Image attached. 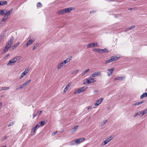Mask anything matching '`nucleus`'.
I'll use <instances>...</instances> for the list:
<instances>
[{"mask_svg": "<svg viewBox=\"0 0 147 147\" xmlns=\"http://www.w3.org/2000/svg\"><path fill=\"white\" fill-rule=\"evenodd\" d=\"M13 10V8H11L9 11L6 9L0 10V15H3L5 14L4 17L2 18L3 21H5L8 19L9 16L11 14Z\"/></svg>", "mask_w": 147, "mask_h": 147, "instance_id": "obj_1", "label": "nucleus"}, {"mask_svg": "<svg viewBox=\"0 0 147 147\" xmlns=\"http://www.w3.org/2000/svg\"><path fill=\"white\" fill-rule=\"evenodd\" d=\"M113 138V137L112 136L107 138V139L102 143L101 144V146H105L112 140Z\"/></svg>", "mask_w": 147, "mask_h": 147, "instance_id": "obj_2", "label": "nucleus"}, {"mask_svg": "<svg viewBox=\"0 0 147 147\" xmlns=\"http://www.w3.org/2000/svg\"><path fill=\"white\" fill-rule=\"evenodd\" d=\"M87 88L88 87H83L82 88H81L79 89H78V90L75 91L74 92V94H77L82 92L86 90Z\"/></svg>", "mask_w": 147, "mask_h": 147, "instance_id": "obj_3", "label": "nucleus"}, {"mask_svg": "<svg viewBox=\"0 0 147 147\" xmlns=\"http://www.w3.org/2000/svg\"><path fill=\"white\" fill-rule=\"evenodd\" d=\"M37 127H40V126L38 124L32 129L31 131V135L32 136H34L35 134L36 130Z\"/></svg>", "mask_w": 147, "mask_h": 147, "instance_id": "obj_4", "label": "nucleus"}, {"mask_svg": "<svg viewBox=\"0 0 147 147\" xmlns=\"http://www.w3.org/2000/svg\"><path fill=\"white\" fill-rule=\"evenodd\" d=\"M85 140L84 138H82L78 139L75 140V142L76 144H79L83 142Z\"/></svg>", "mask_w": 147, "mask_h": 147, "instance_id": "obj_5", "label": "nucleus"}, {"mask_svg": "<svg viewBox=\"0 0 147 147\" xmlns=\"http://www.w3.org/2000/svg\"><path fill=\"white\" fill-rule=\"evenodd\" d=\"M91 75L92 77H95L101 76V73L100 71L95 72L92 74Z\"/></svg>", "mask_w": 147, "mask_h": 147, "instance_id": "obj_6", "label": "nucleus"}, {"mask_svg": "<svg viewBox=\"0 0 147 147\" xmlns=\"http://www.w3.org/2000/svg\"><path fill=\"white\" fill-rule=\"evenodd\" d=\"M34 39L30 37L29 40L26 43V46H28L29 45H30L34 42Z\"/></svg>", "mask_w": 147, "mask_h": 147, "instance_id": "obj_7", "label": "nucleus"}, {"mask_svg": "<svg viewBox=\"0 0 147 147\" xmlns=\"http://www.w3.org/2000/svg\"><path fill=\"white\" fill-rule=\"evenodd\" d=\"M87 84H89L95 82L96 80L94 78H91L89 80L86 79V80Z\"/></svg>", "mask_w": 147, "mask_h": 147, "instance_id": "obj_8", "label": "nucleus"}, {"mask_svg": "<svg viewBox=\"0 0 147 147\" xmlns=\"http://www.w3.org/2000/svg\"><path fill=\"white\" fill-rule=\"evenodd\" d=\"M29 72V70L28 69H26L22 73L21 76H20L19 78L21 79L23 78L24 76L28 72Z\"/></svg>", "mask_w": 147, "mask_h": 147, "instance_id": "obj_9", "label": "nucleus"}, {"mask_svg": "<svg viewBox=\"0 0 147 147\" xmlns=\"http://www.w3.org/2000/svg\"><path fill=\"white\" fill-rule=\"evenodd\" d=\"M114 68L113 67L111 69H108L107 70V71L110 72L107 73V75L108 76H111L114 70Z\"/></svg>", "mask_w": 147, "mask_h": 147, "instance_id": "obj_10", "label": "nucleus"}, {"mask_svg": "<svg viewBox=\"0 0 147 147\" xmlns=\"http://www.w3.org/2000/svg\"><path fill=\"white\" fill-rule=\"evenodd\" d=\"M103 98H101L98 99V100H97L95 103V106H97L98 105H99L101 103L102 101L103 100Z\"/></svg>", "mask_w": 147, "mask_h": 147, "instance_id": "obj_11", "label": "nucleus"}, {"mask_svg": "<svg viewBox=\"0 0 147 147\" xmlns=\"http://www.w3.org/2000/svg\"><path fill=\"white\" fill-rule=\"evenodd\" d=\"M15 63L16 62L13 59H12L9 61L7 65V66H10L13 64Z\"/></svg>", "mask_w": 147, "mask_h": 147, "instance_id": "obj_12", "label": "nucleus"}, {"mask_svg": "<svg viewBox=\"0 0 147 147\" xmlns=\"http://www.w3.org/2000/svg\"><path fill=\"white\" fill-rule=\"evenodd\" d=\"M71 57H69L68 58H67L65 60L63 61L64 63L65 64L69 62L71 60Z\"/></svg>", "mask_w": 147, "mask_h": 147, "instance_id": "obj_13", "label": "nucleus"}, {"mask_svg": "<svg viewBox=\"0 0 147 147\" xmlns=\"http://www.w3.org/2000/svg\"><path fill=\"white\" fill-rule=\"evenodd\" d=\"M65 64L64 63L63 61L60 63L59 65H58L57 66V68L58 69H60L62 68L63 66L65 65Z\"/></svg>", "mask_w": 147, "mask_h": 147, "instance_id": "obj_14", "label": "nucleus"}, {"mask_svg": "<svg viewBox=\"0 0 147 147\" xmlns=\"http://www.w3.org/2000/svg\"><path fill=\"white\" fill-rule=\"evenodd\" d=\"M125 78V76H123L122 77H118L115 78L114 79L115 80H123Z\"/></svg>", "mask_w": 147, "mask_h": 147, "instance_id": "obj_15", "label": "nucleus"}, {"mask_svg": "<svg viewBox=\"0 0 147 147\" xmlns=\"http://www.w3.org/2000/svg\"><path fill=\"white\" fill-rule=\"evenodd\" d=\"M65 13V9H63L57 12V13L59 15H62Z\"/></svg>", "mask_w": 147, "mask_h": 147, "instance_id": "obj_16", "label": "nucleus"}, {"mask_svg": "<svg viewBox=\"0 0 147 147\" xmlns=\"http://www.w3.org/2000/svg\"><path fill=\"white\" fill-rule=\"evenodd\" d=\"M68 144L70 146H72L76 145V143L75 142V140H72L71 142H69L68 143Z\"/></svg>", "mask_w": 147, "mask_h": 147, "instance_id": "obj_17", "label": "nucleus"}, {"mask_svg": "<svg viewBox=\"0 0 147 147\" xmlns=\"http://www.w3.org/2000/svg\"><path fill=\"white\" fill-rule=\"evenodd\" d=\"M7 4V2L6 1H0V5H4Z\"/></svg>", "mask_w": 147, "mask_h": 147, "instance_id": "obj_18", "label": "nucleus"}, {"mask_svg": "<svg viewBox=\"0 0 147 147\" xmlns=\"http://www.w3.org/2000/svg\"><path fill=\"white\" fill-rule=\"evenodd\" d=\"M9 88V87H0V90L1 91H2L3 90H7Z\"/></svg>", "mask_w": 147, "mask_h": 147, "instance_id": "obj_19", "label": "nucleus"}, {"mask_svg": "<svg viewBox=\"0 0 147 147\" xmlns=\"http://www.w3.org/2000/svg\"><path fill=\"white\" fill-rule=\"evenodd\" d=\"M46 123L45 121H40L38 125H39L40 126H43Z\"/></svg>", "mask_w": 147, "mask_h": 147, "instance_id": "obj_20", "label": "nucleus"}, {"mask_svg": "<svg viewBox=\"0 0 147 147\" xmlns=\"http://www.w3.org/2000/svg\"><path fill=\"white\" fill-rule=\"evenodd\" d=\"M72 7H69L65 9V13L70 12L71 10H72Z\"/></svg>", "mask_w": 147, "mask_h": 147, "instance_id": "obj_21", "label": "nucleus"}, {"mask_svg": "<svg viewBox=\"0 0 147 147\" xmlns=\"http://www.w3.org/2000/svg\"><path fill=\"white\" fill-rule=\"evenodd\" d=\"M21 59V57L20 56L16 57L14 58H13V59L14 60L15 62H16L17 61H19Z\"/></svg>", "mask_w": 147, "mask_h": 147, "instance_id": "obj_22", "label": "nucleus"}, {"mask_svg": "<svg viewBox=\"0 0 147 147\" xmlns=\"http://www.w3.org/2000/svg\"><path fill=\"white\" fill-rule=\"evenodd\" d=\"M93 51L95 52L101 53V49L95 48L93 49Z\"/></svg>", "mask_w": 147, "mask_h": 147, "instance_id": "obj_23", "label": "nucleus"}, {"mask_svg": "<svg viewBox=\"0 0 147 147\" xmlns=\"http://www.w3.org/2000/svg\"><path fill=\"white\" fill-rule=\"evenodd\" d=\"M111 58L113 60V61L117 60L119 58V57L115 56H113L111 57Z\"/></svg>", "mask_w": 147, "mask_h": 147, "instance_id": "obj_24", "label": "nucleus"}, {"mask_svg": "<svg viewBox=\"0 0 147 147\" xmlns=\"http://www.w3.org/2000/svg\"><path fill=\"white\" fill-rule=\"evenodd\" d=\"M90 70V69H87L84 70L83 71V73H82L81 74V75L82 76H84Z\"/></svg>", "mask_w": 147, "mask_h": 147, "instance_id": "obj_25", "label": "nucleus"}, {"mask_svg": "<svg viewBox=\"0 0 147 147\" xmlns=\"http://www.w3.org/2000/svg\"><path fill=\"white\" fill-rule=\"evenodd\" d=\"M147 96V92L144 93L140 96V98L142 99L144 97H145Z\"/></svg>", "mask_w": 147, "mask_h": 147, "instance_id": "obj_26", "label": "nucleus"}, {"mask_svg": "<svg viewBox=\"0 0 147 147\" xmlns=\"http://www.w3.org/2000/svg\"><path fill=\"white\" fill-rule=\"evenodd\" d=\"M107 120H103L102 122H101L100 123V125L102 126H103L105 123H107Z\"/></svg>", "mask_w": 147, "mask_h": 147, "instance_id": "obj_27", "label": "nucleus"}, {"mask_svg": "<svg viewBox=\"0 0 147 147\" xmlns=\"http://www.w3.org/2000/svg\"><path fill=\"white\" fill-rule=\"evenodd\" d=\"M108 52V51L106 49H101V53H107Z\"/></svg>", "mask_w": 147, "mask_h": 147, "instance_id": "obj_28", "label": "nucleus"}, {"mask_svg": "<svg viewBox=\"0 0 147 147\" xmlns=\"http://www.w3.org/2000/svg\"><path fill=\"white\" fill-rule=\"evenodd\" d=\"M113 61V60H112L111 58V57L110 59H109L106 61L105 62V64H107L110 63L111 62Z\"/></svg>", "mask_w": 147, "mask_h": 147, "instance_id": "obj_29", "label": "nucleus"}, {"mask_svg": "<svg viewBox=\"0 0 147 147\" xmlns=\"http://www.w3.org/2000/svg\"><path fill=\"white\" fill-rule=\"evenodd\" d=\"M39 44L38 43H37L35 44L33 47L32 50H34L37 48V47L39 46Z\"/></svg>", "mask_w": 147, "mask_h": 147, "instance_id": "obj_30", "label": "nucleus"}, {"mask_svg": "<svg viewBox=\"0 0 147 147\" xmlns=\"http://www.w3.org/2000/svg\"><path fill=\"white\" fill-rule=\"evenodd\" d=\"M78 125H76L73 128V130L72 131V132H73L74 131H75L78 128Z\"/></svg>", "mask_w": 147, "mask_h": 147, "instance_id": "obj_31", "label": "nucleus"}, {"mask_svg": "<svg viewBox=\"0 0 147 147\" xmlns=\"http://www.w3.org/2000/svg\"><path fill=\"white\" fill-rule=\"evenodd\" d=\"M42 112V111H38L36 113V115L38 116V117H39Z\"/></svg>", "mask_w": 147, "mask_h": 147, "instance_id": "obj_32", "label": "nucleus"}, {"mask_svg": "<svg viewBox=\"0 0 147 147\" xmlns=\"http://www.w3.org/2000/svg\"><path fill=\"white\" fill-rule=\"evenodd\" d=\"M71 84L72 83L71 82H70L65 87L66 88H67L68 89L69 88L70 86L71 85Z\"/></svg>", "mask_w": 147, "mask_h": 147, "instance_id": "obj_33", "label": "nucleus"}, {"mask_svg": "<svg viewBox=\"0 0 147 147\" xmlns=\"http://www.w3.org/2000/svg\"><path fill=\"white\" fill-rule=\"evenodd\" d=\"M135 27V26H134V25L128 28H127L126 29V30L127 31V30H131L133 28H134Z\"/></svg>", "mask_w": 147, "mask_h": 147, "instance_id": "obj_34", "label": "nucleus"}, {"mask_svg": "<svg viewBox=\"0 0 147 147\" xmlns=\"http://www.w3.org/2000/svg\"><path fill=\"white\" fill-rule=\"evenodd\" d=\"M79 71L78 70H76L74 71L73 72H72L71 74H77L78 72Z\"/></svg>", "mask_w": 147, "mask_h": 147, "instance_id": "obj_35", "label": "nucleus"}, {"mask_svg": "<svg viewBox=\"0 0 147 147\" xmlns=\"http://www.w3.org/2000/svg\"><path fill=\"white\" fill-rule=\"evenodd\" d=\"M141 113V111H138V112H137L134 115V117H135L137 115H140Z\"/></svg>", "mask_w": 147, "mask_h": 147, "instance_id": "obj_36", "label": "nucleus"}, {"mask_svg": "<svg viewBox=\"0 0 147 147\" xmlns=\"http://www.w3.org/2000/svg\"><path fill=\"white\" fill-rule=\"evenodd\" d=\"M31 80H28V81L26 82L24 84H25V85L26 86L28 85L29 83H30L31 81Z\"/></svg>", "mask_w": 147, "mask_h": 147, "instance_id": "obj_37", "label": "nucleus"}, {"mask_svg": "<svg viewBox=\"0 0 147 147\" xmlns=\"http://www.w3.org/2000/svg\"><path fill=\"white\" fill-rule=\"evenodd\" d=\"M97 43L94 44V43H92L91 44L92 48L97 47Z\"/></svg>", "mask_w": 147, "mask_h": 147, "instance_id": "obj_38", "label": "nucleus"}, {"mask_svg": "<svg viewBox=\"0 0 147 147\" xmlns=\"http://www.w3.org/2000/svg\"><path fill=\"white\" fill-rule=\"evenodd\" d=\"M9 47H7V46H5V47L4 49V51L6 52L8 50Z\"/></svg>", "mask_w": 147, "mask_h": 147, "instance_id": "obj_39", "label": "nucleus"}, {"mask_svg": "<svg viewBox=\"0 0 147 147\" xmlns=\"http://www.w3.org/2000/svg\"><path fill=\"white\" fill-rule=\"evenodd\" d=\"M11 43L8 41L7 43L6 46H7V47H9L11 46Z\"/></svg>", "mask_w": 147, "mask_h": 147, "instance_id": "obj_40", "label": "nucleus"}, {"mask_svg": "<svg viewBox=\"0 0 147 147\" xmlns=\"http://www.w3.org/2000/svg\"><path fill=\"white\" fill-rule=\"evenodd\" d=\"M20 43V42H19L16 44H15L13 45V47L14 48H16L19 45Z\"/></svg>", "mask_w": 147, "mask_h": 147, "instance_id": "obj_41", "label": "nucleus"}, {"mask_svg": "<svg viewBox=\"0 0 147 147\" xmlns=\"http://www.w3.org/2000/svg\"><path fill=\"white\" fill-rule=\"evenodd\" d=\"M37 6L40 7H41L42 5L40 2H38L37 4Z\"/></svg>", "mask_w": 147, "mask_h": 147, "instance_id": "obj_42", "label": "nucleus"}, {"mask_svg": "<svg viewBox=\"0 0 147 147\" xmlns=\"http://www.w3.org/2000/svg\"><path fill=\"white\" fill-rule=\"evenodd\" d=\"M13 39L14 38L13 37H11V38L9 40V41L11 43H12L13 40Z\"/></svg>", "mask_w": 147, "mask_h": 147, "instance_id": "obj_43", "label": "nucleus"}, {"mask_svg": "<svg viewBox=\"0 0 147 147\" xmlns=\"http://www.w3.org/2000/svg\"><path fill=\"white\" fill-rule=\"evenodd\" d=\"M14 124V123L13 122H11L10 123L7 125L8 127H9L10 126Z\"/></svg>", "mask_w": 147, "mask_h": 147, "instance_id": "obj_44", "label": "nucleus"}, {"mask_svg": "<svg viewBox=\"0 0 147 147\" xmlns=\"http://www.w3.org/2000/svg\"><path fill=\"white\" fill-rule=\"evenodd\" d=\"M26 85L24 84H22L21 86L19 87L20 89H22Z\"/></svg>", "mask_w": 147, "mask_h": 147, "instance_id": "obj_45", "label": "nucleus"}, {"mask_svg": "<svg viewBox=\"0 0 147 147\" xmlns=\"http://www.w3.org/2000/svg\"><path fill=\"white\" fill-rule=\"evenodd\" d=\"M144 102V101H140L139 102H137V105H140L142 103H143Z\"/></svg>", "mask_w": 147, "mask_h": 147, "instance_id": "obj_46", "label": "nucleus"}, {"mask_svg": "<svg viewBox=\"0 0 147 147\" xmlns=\"http://www.w3.org/2000/svg\"><path fill=\"white\" fill-rule=\"evenodd\" d=\"M136 9V7L129 8L128 9L129 10H130L131 11H133L134 10Z\"/></svg>", "mask_w": 147, "mask_h": 147, "instance_id": "obj_47", "label": "nucleus"}, {"mask_svg": "<svg viewBox=\"0 0 147 147\" xmlns=\"http://www.w3.org/2000/svg\"><path fill=\"white\" fill-rule=\"evenodd\" d=\"M87 47L88 48H89V47H91L92 48V46H91V44L90 43L88 45H87Z\"/></svg>", "mask_w": 147, "mask_h": 147, "instance_id": "obj_48", "label": "nucleus"}, {"mask_svg": "<svg viewBox=\"0 0 147 147\" xmlns=\"http://www.w3.org/2000/svg\"><path fill=\"white\" fill-rule=\"evenodd\" d=\"M57 132V131L54 132L53 133L52 135L53 136H55Z\"/></svg>", "mask_w": 147, "mask_h": 147, "instance_id": "obj_49", "label": "nucleus"}, {"mask_svg": "<svg viewBox=\"0 0 147 147\" xmlns=\"http://www.w3.org/2000/svg\"><path fill=\"white\" fill-rule=\"evenodd\" d=\"M2 103L1 102H0V109L2 108Z\"/></svg>", "mask_w": 147, "mask_h": 147, "instance_id": "obj_50", "label": "nucleus"}, {"mask_svg": "<svg viewBox=\"0 0 147 147\" xmlns=\"http://www.w3.org/2000/svg\"><path fill=\"white\" fill-rule=\"evenodd\" d=\"M143 111L144 112V113L145 114L147 113V109Z\"/></svg>", "mask_w": 147, "mask_h": 147, "instance_id": "obj_51", "label": "nucleus"}, {"mask_svg": "<svg viewBox=\"0 0 147 147\" xmlns=\"http://www.w3.org/2000/svg\"><path fill=\"white\" fill-rule=\"evenodd\" d=\"M68 90V89L67 88H66L65 87V89H64V92H65L66 91H67V90Z\"/></svg>", "mask_w": 147, "mask_h": 147, "instance_id": "obj_52", "label": "nucleus"}, {"mask_svg": "<svg viewBox=\"0 0 147 147\" xmlns=\"http://www.w3.org/2000/svg\"><path fill=\"white\" fill-rule=\"evenodd\" d=\"M141 111V113H142V115L141 116H143L144 114H145V113H144V112L143 111Z\"/></svg>", "mask_w": 147, "mask_h": 147, "instance_id": "obj_53", "label": "nucleus"}, {"mask_svg": "<svg viewBox=\"0 0 147 147\" xmlns=\"http://www.w3.org/2000/svg\"><path fill=\"white\" fill-rule=\"evenodd\" d=\"M133 105L134 106L137 105V102H136V103H135L134 104H133Z\"/></svg>", "mask_w": 147, "mask_h": 147, "instance_id": "obj_54", "label": "nucleus"}, {"mask_svg": "<svg viewBox=\"0 0 147 147\" xmlns=\"http://www.w3.org/2000/svg\"><path fill=\"white\" fill-rule=\"evenodd\" d=\"M33 118H34L36 116V114H34V113L33 114Z\"/></svg>", "mask_w": 147, "mask_h": 147, "instance_id": "obj_55", "label": "nucleus"}, {"mask_svg": "<svg viewBox=\"0 0 147 147\" xmlns=\"http://www.w3.org/2000/svg\"><path fill=\"white\" fill-rule=\"evenodd\" d=\"M91 108H92L91 107V106H89V107H88V109H88V110L90 109H91Z\"/></svg>", "mask_w": 147, "mask_h": 147, "instance_id": "obj_56", "label": "nucleus"}, {"mask_svg": "<svg viewBox=\"0 0 147 147\" xmlns=\"http://www.w3.org/2000/svg\"><path fill=\"white\" fill-rule=\"evenodd\" d=\"M98 90H94V92H98Z\"/></svg>", "mask_w": 147, "mask_h": 147, "instance_id": "obj_57", "label": "nucleus"}, {"mask_svg": "<svg viewBox=\"0 0 147 147\" xmlns=\"http://www.w3.org/2000/svg\"><path fill=\"white\" fill-rule=\"evenodd\" d=\"M93 12V11H90V13H92V12Z\"/></svg>", "mask_w": 147, "mask_h": 147, "instance_id": "obj_58", "label": "nucleus"}, {"mask_svg": "<svg viewBox=\"0 0 147 147\" xmlns=\"http://www.w3.org/2000/svg\"><path fill=\"white\" fill-rule=\"evenodd\" d=\"M19 89H20L19 88H17L16 89V90H19Z\"/></svg>", "mask_w": 147, "mask_h": 147, "instance_id": "obj_59", "label": "nucleus"}, {"mask_svg": "<svg viewBox=\"0 0 147 147\" xmlns=\"http://www.w3.org/2000/svg\"><path fill=\"white\" fill-rule=\"evenodd\" d=\"M9 54H8V55H7V56H9Z\"/></svg>", "mask_w": 147, "mask_h": 147, "instance_id": "obj_60", "label": "nucleus"}, {"mask_svg": "<svg viewBox=\"0 0 147 147\" xmlns=\"http://www.w3.org/2000/svg\"><path fill=\"white\" fill-rule=\"evenodd\" d=\"M12 49H14V48H12Z\"/></svg>", "mask_w": 147, "mask_h": 147, "instance_id": "obj_61", "label": "nucleus"}]
</instances>
